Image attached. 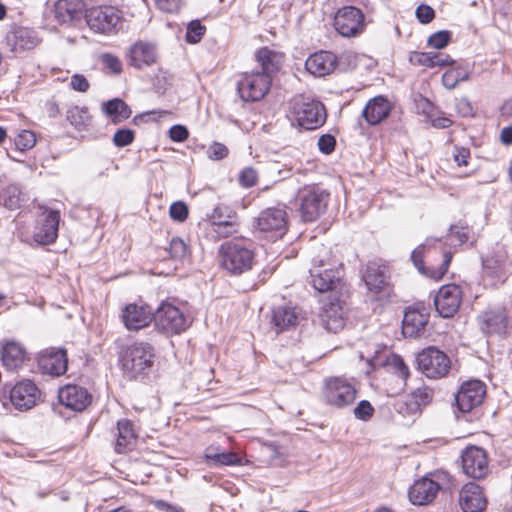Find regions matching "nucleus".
I'll return each instance as SVG.
<instances>
[{"instance_id": "5", "label": "nucleus", "mask_w": 512, "mask_h": 512, "mask_svg": "<svg viewBox=\"0 0 512 512\" xmlns=\"http://www.w3.org/2000/svg\"><path fill=\"white\" fill-rule=\"evenodd\" d=\"M292 124L305 130H315L327 119L325 106L317 100H296L292 109Z\"/></svg>"}, {"instance_id": "52", "label": "nucleus", "mask_w": 512, "mask_h": 512, "mask_svg": "<svg viewBox=\"0 0 512 512\" xmlns=\"http://www.w3.org/2000/svg\"><path fill=\"white\" fill-rule=\"evenodd\" d=\"M258 179V173L252 167L244 168L239 175V183L241 186L250 188L254 186Z\"/></svg>"}, {"instance_id": "40", "label": "nucleus", "mask_w": 512, "mask_h": 512, "mask_svg": "<svg viewBox=\"0 0 512 512\" xmlns=\"http://www.w3.org/2000/svg\"><path fill=\"white\" fill-rule=\"evenodd\" d=\"M484 272L497 279L502 278L507 273L506 259L503 254L489 256L483 260Z\"/></svg>"}, {"instance_id": "17", "label": "nucleus", "mask_w": 512, "mask_h": 512, "mask_svg": "<svg viewBox=\"0 0 512 512\" xmlns=\"http://www.w3.org/2000/svg\"><path fill=\"white\" fill-rule=\"evenodd\" d=\"M60 213L56 210L44 209L38 218L34 232V240L42 245H49L56 241Z\"/></svg>"}, {"instance_id": "12", "label": "nucleus", "mask_w": 512, "mask_h": 512, "mask_svg": "<svg viewBox=\"0 0 512 512\" xmlns=\"http://www.w3.org/2000/svg\"><path fill=\"white\" fill-rule=\"evenodd\" d=\"M255 223L258 230L278 239L287 231V213L283 208H267L261 211Z\"/></svg>"}, {"instance_id": "22", "label": "nucleus", "mask_w": 512, "mask_h": 512, "mask_svg": "<svg viewBox=\"0 0 512 512\" xmlns=\"http://www.w3.org/2000/svg\"><path fill=\"white\" fill-rule=\"evenodd\" d=\"M61 404L74 411H83L91 403V395L78 385H66L58 392Z\"/></svg>"}, {"instance_id": "21", "label": "nucleus", "mask_w": 512, "mask_h": 512, "mask_svg": "<svg viewBox=\"0 0 512 512\" xmlns=\"http://www.w3.org/2000/svg\"><path fill=\"white\" fill-rule=\"evenodd\" d=\"M38 398L39 390L30 380L18 382L10 391V400L19 410L32 408Z\"/></svg>"}, {"instance_id": "33", "label": "nucleus", "mask_w": 512, "mask_h": 512, "mask_svg": "<svg viewBox=\"0 0 512 512\" xmlns=\"http://www.w3.org/2000/svg\"><path fill=\"white\" fill-rule=\"evenodd\" d=\"M429 316L417 309H408L403 318V334L408 337H417L428 323Z\"/></svg>"}, {"instance_id": "14", "label": "nucleus", "mask_w": 512, "mask_h": 512, "mask_svg": "<svg viewBox=\"0 0 512 512\" xmlns=\"http://www.w3.org/2000/svg\"><path fill=\"white\" fill-rule=\"evenodd\" d=\"M486 395V386L479 380H470L462 384L455 400L458 409L468 413L482 404Z\"/></svg>"}, {"instance_id": "57", "label": "nucleus", "mask_w": 512, "mask_h": 512, "mask_svg": "<svg viewBox=\"0 0 512 512\" xmlns=\"http://www.w3.org/2000/svg\"><path fill=\"white\" fill-rule=\"evenodd\" d=\"M336 140L330 134L322 135L318 140L319 150L324 154H330L335 149Z\"/></svg>"}, {"instance_id": "11", "label": "nucleus", "mask_w": 512, "mask_h": 512, "mask_svg": "<svg viewBox=\"0 0 512 512\" xmlns=\"http://www.w3.org/2000/svg\"><path fill=\"white\" fill-rule=\"evenodd\" d=\"M461 466L464 474L480 480L490 472L487 452L478 446L466 447L461 453Z\"/></svg>"}, {"instance_id": "30", "label": "nucleus", "mask_w": 512, "mask_h": 512, "mask_svg": "<svg viewBox=\"0 0 512 512\" xmlns=\"http://www.w3.org/2000/svg\"><path fill=\"white\" fill-rule=\"evenodd\" d=\"M117 431L115 451L122 454L131 450L138 437L134 424L129 419H120L117 421Z\"/></svg>"}, {"instance_id": "6", "label": "nucleus", "mask_w": 512, "mask_h": 512, "mask_svg": "<svg viewBox=\"0 0 512 512\" xmlns=\"http://www.w3.org/2000/svg\"><path fill=\"white\" fill-rule=\"evenodd\" d=\"M419 370L431 379H439L447 375L451 362L449 357L436 347L423 349L416 357Z\"/></svg>"}, {"instance_id": "28", "label": "nucleus", "mask_w": 512, "mask_h": 512, "mask_svg": "<svg viewBox=\"0 0 512 512\" xmlns=\"http://www.w3.org/2000/svg\"><path fill=\"white\" fill-rule=\"evenodd\" d=\"M68 359L64 349L47 351L40 359V367L44 373L52 376L63 375L67 371Z\"/></svg>"}, {"instance_id": "8", "label": "nucleus", "mask_w": 512, "mask_h": 512, "mask_svg": "<svg viewBox=\"0 0 512 512\" xmlns=\"http://www.w3.org/2000/svg\"><path fill=\"white\" fill-rule=\"evenodd\" d=\"M356 388L347 379L332 377L325 381L323 388L324 401L335 408L351 405L356 399Z\"/></svg>"}, {"instance_id": "24", "label": "nucleus", "mask_w": 512, "mask_h": 512, "mask_svg": "<svg viewBox=\"0 0 512 512\" xmlns=\"http://www.w3.org/2000/svg\"><path fill=\"white\" fill-rule=\"evenodd\" d=\"M439 489L440 485L437 482L423 477L410 487L408 496L414 505H427L435 499Z\"/></svg>"}, {"instance_id": "46", "label": "nucleus", "mask_w": 512, "mask_h": 512, "mask_svg": "<svg viewBox=\"0 0 512 512\" xmlns=\"http://www.w3.org/2000/svg\"><path fill=\"white\" fill-rule=\"evenodd\" d=\"M35 144L36 136L30 130H22L15 139V145L21 151L31 149Z\"/></svg>"}, {"instance_id": "20", "label": "nucleus", "mask_w": 512, "mask_h": 512, "mask_svg": "<svg viewBox=\"0 0 512 512\" xmlns=\"http://www.w3.org/2000/svg\"><path fill=\"white\" fill-rule=\"evenodd\" d=\"M437 242L436 239L427 238L425 243L419 245L417 248H415L411 253V259L415 265V267L419 270L420 273L429 276L432 279L440 280L448 271V267L450 265V262L452 260V253L451 252H445L443 254L442 263L437 268H428L426 269L423 265V254L425 251V248L427 246L432 245V243Z\"/></svg>"}, {"instance_id": "63", "label": "nucleus", "mask_w": 512, "mask_h": 512, "mask_svg": "<svg viewBox=\"0 0 512 512\" xmlns=\"http://www.w3.org/2000/svg\"><path fill=\"white\" fill-rule=\"evenodd\" d=\"M433 67L436 66H447L453 63V60L449 55L439 52H432Z\"/></svg>"}, {"instance_id": "39", "label": "nucleus", "mask_w": 512, "mask_h": 512, "mask_svg": "<svg viewBox=\"0 0 512 512\" xmlns=\"http://www.w3.org/2000/svg\"><path fill=\"white\" fill-rule=\"evenodd\" d=\"M105 113L111 117L114 124H118L128 119L131 116L130 107L119 98L109 100L104 104Z\"/></svg>"}, {"instance_id": "13", "label": "nucleus", "mask_w": 512, "mask_h": 512, "mask_svg": "<svg viewBox=\"0 0 512 512\" xmlns=\"http://www.w3.org/2000/svg\"><path fill=\"white\" fill-rule=\"evenodd\" d=\"M88 26L98 33L112 32L120 21L116 8L112 6H98L88 9L85 13Z\"/></svg>"}, {"instance_id": "18", "label": "nucleus", "mask_w": 512, "mask_h": 512, "mask_svg": "<svg viewBox=\"0 0 512 512\" xmlns=\"http://www.w3.org/2000/svg\"><path fill=\"white\" fill-rule=\"evenodd\" d=\"M478 326L488 337H503L508 329V315L505 309H491L478 316Z\"/></svg>"}, {"instance_id": "27", "label": "nucleus", "mask_w": 512, "mask_h": 512, "mask_svg": "<svg viewBox=\"0 0 512 512\" xmlns=\"http://www.w3.org/2000/svg\"><path fill=\"white\" fill-rule=\"evenodd\" d=\"M391 108L389 100L379 95L368 101L362 111V116L369 125H377L389 116Z\"/></svg>"}, {"instance_id": "53", "label": "nucleus", "mask_w": 512, "mask_h": 512, "mask_svg": "<svg viewBox=\"0 0 512 512\" xmlns=\"http://www.w3.org/2000/svg\"><path fill=\"white\" fill-rule=\"evenodd\" d=\"M134 140V132L130 129H119L113 136V143L117 147H124Z\"/></svg>"}, {"instance_id": "15", "label": "nucleus", "mask_w": 512, "mask_h": 512, "mask_svg": "<svg viewBox=\"0 0 512 512\" xmlns=\"http://www.w3.org/2000/svg\"><path fill=\"white\" fill-rule=\"evenodd\" d=\"M462 302L461 288L456 284L442 286L434 297L436 311L443 318L453 317Z\"/></svg>"}, {"instance_id": "4", "label": "nucleus", "mask_w": 512, "mask_h": 512, "mask_svg": "<svg viewBox=\"0 0 512 512\" xmlns=\"http://www.w3.org/2000/svg\"><path fill=\"white\" fill-rule=\"evenodd\" d=\"M329 193L318 185H305L297 191L301 217L305 222L317 220L327 210Z\"/></svg>"}, {"instance_id": "10", "label": "nucleus", "mask_w": 512, "mask_h": 512, "mask_svg": "<svg viewBox=\"0 0 512 512\" xmlns=\"http://www.w3.org/2000/svg\"><path fill=\"white\" fill-rule=\"evenodd\" d=\"M272 76L260 73H244L237 83V91L243 101H259L270 90Z\"/></svg>"}, {"instance_id": "41", "label": "nucleus", "mask_w": 512, "mask_h": 512, "mask_svg": "<svg viewBox=\"0 0 512 512\" xmlns=\"http://www.w3.org/2000/svg\"><path fill=\"white\" fill-rule=\"evenodd\" d=\"M69 123L78 130L83 129L90 120V114L85 106H70L66 111Z\"/></svg>"}, {"instance_id": "23", "label": "nucleus", "mask_w": 512, "mask_h": 512, "mask_svg": "<svg viewBox=\"0 0 512 512\" xmlns=\"http://www.w3.org/2000/svg\"><path fill=\"white\" fill-rule=\"evenodd\" d=\"M127 58L129 65L136 69L151 66L157 60L156 47L152 43L138 41L129 48Z\"/></svg>"}, {"instance_id": "43", "label": "nucleus", "mask_w": 512, "mask_h": 512, "mask_svg": "<svg viewBox=\"0 0 512 512\" xmlns=\"http://www.w3.org/2000/svg\"><path fill=\"white\" fill-rule=\"evenodd\" d=\"M220 208H215L212 218L214 219L212 222L213 231L218 237L226 238L238 232V224L235 220L228 221H216L217 216L220 217L219 214Z\"/></svg>"}, {"instance_id": "60", "label": "nucleus", "mask_w": 512, "mask_h": 512, "mask_svg": "<svg viewBox=\"0 0 512 512\" xmlns=\"http://www.w3.org/2000/svg\"><path fill=\"white\" fill-rule=\"evenodd\" d=\"M157 7L167 13L178 12L181 6V0H155Z\"/></svg>"}, {"instance_id": "45", "label": "nucleus", "mask_w": 512, "mask_h": 512, "mask_svg": "<svg viewBox=\"0 0 512 512\" xmlns=\"http://www.w3.org/2000/svg\"><path fill=\"white\" fill-rule=\"evenodd\" d=\"M187 245L183 239L173 237L169 245V254L175 260H182L187 255Z\"/></svg>"}, {"instance_id": "50", "label": "nucleus", "mask_w": 512, "mask_h": 512, "mask_svg": "<svg viewBox=\"0 0 512 512\" xmlns=\"http://www.w3.org/2000/svg\"><path fill=\"white\" fill-rule=\"evenodd\" d=\"M451 39V33L449 31L443 30L438 31L432 34L428 38V45L435 49H443L446 47Z\"/></svg>"}, {"instance_id": "59", "label": "nucleus", "mask_w": 512, "mask_h": 512, "mask_svg": "<svg viewBox=\"0 0 512 512\" xmlns=\"http://www.w3.org/2000/svg\"><path fill=\"white\" fill-rule=\"evenodd\" d=\"M188 136V129L183 125H174L169 130V137L174 142H183Z\"/></svg>"}, {"instance_id": "51", "label": "nucleus", "mask_w": 512, "mask_h": 512, "mask_svg": "<svg viewBox=\"0 0 512 512\" xmlns=\"http://www.w3.org/2000/svg\"><path fill=\"white\" fill-rule=\"evenodd\" d=\"M374 407L367 400L360 401L354 408V416L363 421H368L374 415Z\"/></svg>"}, {"instance_id": "1", "label": "nucleus", "mask_w": 512, "mask_h": 512, "mask_svg": "<svg viewBox=\"0 0 512 512\" xmlns=\"http://www.w3.org/2000/svg\"><path fill=\"white\" fill-rule=\"evenodd\" d=\"M119 361L124 374L130 379L147 375L155 362V349L148 342H134L119 353Z\"/></svg>"}, {"instance_id": "54", "label": "nucleus", "mask_w": 512, "mask_h": 512, "mask_svg": "<svg viewBox=\"0 0 512 512\" xmlns=\"http://www.w3.org/2000/svg\"><path fill=\"white\" fill-rule=\"evenodd\" d=\"M228 148L219 142H213L207 150L208 157L212 160H222L228 156Z\"/></svg>"}, {"instance_id": "64", "label": "nucleus", "mask_w": 512, "mask_h": 512, "mask_svg": "<svg viewBox=\"0 0 512 512\" xmlns=\"http://www.w3.org/2000/svg\"><path fill=\"white\" fill-rule=\"evenodd\" d=\"M450 237L455 238L459 244H464L468 240V235L463 228L459 229L458 226L450 227Z\"/></svg>"}, {"instance_id": "26", "label": "nucleus", "mask_w": 512, "mask_h": 512, "mask_svg": "<svg viewBox=\"0 0 512 512\" xmlns=\"http://www.w3.org/2000/svg\"><path fill=\"white\" fill-rule=\"evenodd\" d=\"M459 503L464 512H480L486 506V499L481 487L474 482H469L460 491Z\"/></svg>"}, {"instance_id": "2", "label": "nucleus", "mask_w": 512, "mask_h": 512, "mask_svg": "<svg viewBox=\"0 0 512 512\" xmlns=\"http://www.w3.org/2000/svg\"><path fill=\"white\" fill-rule=\"evenodd\" d=\"M309 273L310 283L319 292L334 291L341 281L338 263L331 258L330 251L326 248H321L318 255L313 258Z\"/></svg>"}, {"instance_id": "7", "label": "nucleus", "mask_w": 512, "mask_h": 512, "mask_svg": "<svg viewBox=\"0 0 512 512\" xmlns=\"http://www.w3.org/2000/svg\"><path fill=\"white\" fill-rule=\"evenodd\" d=\"M333 26L343 37H357L366 28L365 15L361 9L355 6H344L337 10Z\"/></svg>"}, {"instance_id": "38", "label": "nucleus", "mask_w": 512, "mask_h": 512, "mask_svg": "<svg viewBox=\"0 0 512 512\" xmlns=\"http://www.w3.org/2000/svg\"><path fill=\"white\" fill-rule=\"evenodd\" d=\"M205 458L213 466H233L241 463V457L234 452H219L218 449L210 446L205 451Z\"/></svg>"}, {"instance_id": "44", "label": "nucleus", "mask_w": 512, "mask_h": 512, "mask_svg": "<svg viewBox=\"0 0 512 512\" xmlns=\"http://www.w3.org/2000/svg\"><path fill=\"white\" fill-rule=\"evenodd\" d=\"M469 71L462 67L448 69L442 76V83L447 89H454L459 82L466 81Z\"/></svg>"}, {"instance_id": "56", "label": "nucleus", "mask_w": 512, "mask_h": 512, "mask_svg": "<svg viewBox=\"0 0 512 512\" xmlns=\"http://www.w3.org/2000/svg\"><path fill=\"white\" fill-rule=\"evenodd\" d=\"M416 17L421 23L427 24L434 19L435 12L432 7L421 4L416 9Z\"/></svg>"}, {"instance_id": "58", "label": "nucleus", "mask_w": 512, "mask_h": 512, "mask_svg": "<svg viewBox=\"0 0 512 512\" xmlns=\"http://www.w3.org/2000/svg\"><path fill=\"white\" fill-rule=\"evenodd\" d=\"M414 64L433 67L432 52H414L410 57Z\"/></svg>"}, {"instance_id": "31", "label": "nucleus", "mask_w": 512, "mask_h": 512, "mask_svg": "<svg viewBox=\"0 0 512 512\" xmlns=\"http://www.w3.org/2000/svg\"><path fill=\"white\" fill-rule=\"evenodd\" d=\"M0 200V207L16 210L26 201V195L17 184L1 179Z\"/></svg>"}, {"instance_id": "32", "label": "nucleus", "mask_w": 512, "mask_h": 512, "mask_svg": "<svg viewBox=\"0 0 512 512\" xmlns=\"http://www.w3.org/2000/svg\"><path fill=\"white\" fill-rule=\"evenodd\" d=\"M433 399V390L427 386L419 387L407 395L404 401L405 412L409 415L417 414Z\"/></svg>"}, {"instance_id": "3", "label": "nucleus", "mask_w": 512, "mask_h": 512, "mask_svg": "<svg viewBox=\"0 0 512 512\" xmlns=\"http://www.w3.org/2000/svg\"><path fill=\"white\" fill-rule=\"evenodd\" d=\"M219 255L222 267L234 275L251 270L255 262L254 251L239 240L223 243L219 248Z\"/></svg>"}, {"instance_id": "42", "label": "nucleus", "mask_w": 512, "mask_h": 512, "mask_svg": "<svg viewBox=\"0 0 512 512\" xmlns=\"http://www.w3.org/2000/svg\"><path fill=\"white\" fill-rule=\"evenodd\" d=\"M387 368L390 372L400 378L401 384L399 389L403 390L410 375L409 368L403 359L398 355H392L387 360Z\"/></svg>"}, {"instance_id": "48", "label": "nucleus", "mask_w": 512, "mask_h": 512, "mask_svg": "<svg viewBox=\"0 0 512 512\" xmlns=\"http://www.w3.org/2000/svg\"><path fill=\"white\" fill-rule=\"evenodd\" d=\"M100 61L104 68L113 74H120L122 72V63L117 56L110 53H103L100 55Z\"/></svg>"}, {"instance_id": "36", "label": "nucleus", "mask_w": 512, "mask_h": 512, "mask_svg": "<svg viewBox=\"0 0 512 512\" xmlns=\"http://www.w3.org/2000/svg\"><path fill=\"white\" fill-rule=\"evenodd\" d=\"M25 359L26 351L21 344L10 341L3 346L2 362L7 369H17L24 363Z\"/></svg>"}, {"instance_id": "25", "label": "nucleus", "mask_w": 512, "mask_h": 512, "mask_svg": "<svg viewBox=\"0 0 512 512\" xmlns=\"http://www.w3.org/2000/svg\"><path fill=\"white\" fill-rule=\"evenodd\" d=\"M336 65L337 57L329 51L315 52L305 62L306 70L316 77H323L332 73Z\"/></svg>"}, {"instance_id": "16", "label": "nucleus", "mask_w": 512, "mask_h": 512, "mask_svg": "<svg viewBox=\"0 0 512 512\" xmlns=\"http://www.w3.org/2000/svg\"><path fill=\"white\" fill-rule=\"evenodd\" d=\"M345 303L338 298L328 296L322 300L320 318L326 330L337 333L344 327Z\"/></svg>"}, {"instance_id": "55", "label": "nucleus", "mask_w": 512, "mask_h": 512, "mask_svg": "<svg viewBox=\"0 0 512 512\" xmlns=\"http://www.w3.org/2000/svg\"><path fill=\"white\" fill-rule=\"evenodd\" d=\"M69 86L75 91L85 93L89 90L90 83L84 75L76 73L72 75Z\"/></svg>"}, {"instance_id": "47", "label": "nucleus", "mask_w": 512, "mask_h": 512, "mask_svg": "<svg viewBox=\"0 0 512 512\" xmlns=\"http://www.w3.org/2000/svg\"><path fill=\"white\" fill-rule=\"evenodd\" d=\"M189 215V209L185 202L176 201L169 207V216L177 222H184Z\"/></svg>"}, {"instance_id": "29", "label": "nucleus", "mask_w": 512, "mask_h": 512, "mask_svg": "<svg viewBox=\"0 0 512 512\" xmlns=\"http://www.w3.org/2000/svg\"><path fill=\"white\" fill-rule=\"evenodd\" d=\"M84 3L81 0H58L55 4V18L60 24H70L81 19Z\"/></svg>"}, {"instance_id": "9", "label": "nucleus", "mask_w": 512, "mask_h": 512, "mask_svg": "<svg viewBox=\"0 0 512 512\" xmlns=\"http://www.w3.org/2000/svg\"><path fill=\"white\" fill-rule=\"evenodd\" d=\"M155 326L165 334H180L185 331L190 322L184 313L170 303H162L153 314Z\"/></svg>"}, {"instance_id": "49", "label": "nucleus", "mask_w": 512, "mask_h": 512, "mask_svg": "<svg viewBox=\"0 0 512 512\" xmlns=\"http://www.w3.org/2000/svg\"><path fill=\"white\" fill-rule=\"evenodd\" d=\"M205 27L197 20L191 21L187 26L186 40L189 43H197L204 35Z\"/></svg>"}, {"instance_id": "35", "label": "nucleus", "mask_w": 512, "mask_h": 512, "mask_svg": "<svg viewBox=\"0 0 512 512\" xmlns=\"http://www.w3.org/2000/svg\"><path fill=\"white\" fill-rule=\"evenodd\" d=\"M256 60L260 64L262 71L270 76L278 71L284 61V55L280 52L263 47L256 52Z\"/></svg>"}, {"instance_id": "34", "label": "nucleus", "mask_w": 512, "mask_h": 512, "mask_svg": "<svg viewBox=\"0 0 512 512\" xmlns=\"http://www.w3.org/2000/svg\"><path fill=\"white\" fill-rule=\"evenodd\" d=\"M299 313L294 307L281 305L273 309L272 323L276 332H281L295 327L298 322Z\"/></svg>"}, {"instance_id": "19", "label": "nucleus", "mask_w": 512, "mask_h": 512, "mask_svg": "<svg viewBox=\"0 0 512 512\" xmlns=\"http://www.w3.org/2000/svg\"><path fill=\"white\" fill-rule=\"evenodd\" d=\"M121 319L128 330L138 331L151 323L153 312L146 304L131 303L122 309Z\"/></svg>"}, {"instance_id": "61", "label": "nucleus", "mask_w": 512, "mask_h": 512, "mask_svg": "<svg viewBox=\"0 0 512 512\" xmlns=\"http://www.w3.org/2000/svg\"><path fill=\"white\" fill-rule=\"evenodd\" d=\"M28 37V31L26 30H19L14 33V38L16 39V47H19L20 49H31L36 45V42L34 40H27L24 41V38Z\"/></svg>"}, {"instance_id": "62", "label": "nucleus", "mask_w": 512, "mask_h": 512, "mask_svg": "<svg viewBox=\"0 0 512 512\" xmlns=\"http://www.w3.org/2000/svg\"><path fill=\"white\" fill-rule=\"evenodd\" d=\"M470 150L467 148H456V153L454 154V160L458 166H467L468 160L470 159Z\"/></svg>"}, {"instance_id": "37", "label": "nucleus", "mask_w": 512, "mask_h": 512, "mask_svg": "<svg viewBox=\"0 0 512 512\" xmlns=\"http://www.w3.org/2000/svg\"><path fill=\"white\" fill-rule=\"evenodd\" d=\"M363 280L372 293L378 294L387 285L386 276L384 271L376 265H369L363 276Z\"/></svg>"}]
</instances>
